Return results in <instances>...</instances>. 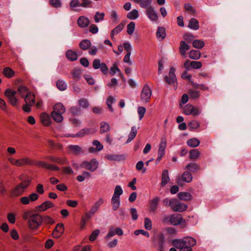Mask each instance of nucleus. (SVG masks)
I'll list each match as a JSON object with an SVG mask.
<instances>
[{"label": "nucleus", "mask_w": 251, "mask_h": 251, "mask_svg": "<svg viewBox=\"0 0 251 251\" xmlns=\"http://www.w3.org/2000/svg\"><path fill=\"white\" fill-rule=\"evenodd\" d=\"M165 29L163 27H158L156 32V36L159 40H162L166 37Z\"/></svg>", "instance_id": "29"}, {"label": "nucleus", "mask_w": 251, "mask_h": 251, "mask_svg": "<svg viewBox=\"0 0 251 251\" xmlns=\"http://www.w3.org/2000/svg\"><path fill=\"white\" fill-rule=\"evenodd\" d=\"M177 197L179 199L183 201H189L192 199V195L189 192H183L178 193Z\"/></svg>", "instance_id": "27"}, {"label": "nucleus", "mask_w": 251, "mask_h": 251, "mask_svg": "<svg viewBox=\"0 0 251 251\" xmlns=\"http://www.w3.org/2000/svg\"><path fill=\"white\" fill-rule=\"evenodd\" d=\"M160 201L158 197H155L150 201V210L151 212H155L158 208V205Z\"/></svg>", "instance_id": "18"}, {"label": "nucleus", "mask_w": 251, "mask_h": 251, "mask_svg": "<svg viewBox=\"0 0 251 251\" xmlns=\"http://www.w3.org/2000/svg\"><path fill=\"white\" fill-rule=\"evenodd\" d=\"M201 55L200 52L197 50H192L190 51L189 56L190 58L193 59H198Z\"/></svg>", "instance_id": "46"}, {"label": "nucleus", "mask_w": 251, "mask_h": 251, "mask_svg": "<svg viewBox=\"0 0 251 251\" xmlns=\"http://www.w3.org/2000/svg\"><path fill=\"white\" fill-rule=\"evenodd\" d=\"M189 172L192 173L196 172L201 169L200 166L196 163H190L185 167Z\"/></svg>", "instance_id": "23"}, {"label": "nucleus", "mask_w": 251, "mask_h": 251, "mask_svg": "<svg viewBox=\"0 0 251 251\" xmlns=\"http://www.w3.org/2000/svg\"><path fill=\"white\" fill-rule=\"evenodd\" d=\"M91 46V43L90 40L88 39H84L82 40L79 44L80 48L83 50H87Z\"/></svg>", "instance_id": "28"}, {"label": "nucleus", "mask_w": 251, "mask_h": 251, "mask_svg": "<svg viewBox=\"0 0 251 251\" xmlns=\"http://www.w3.org/2000/svg\"><path fill=\"white\" fill-rule=\"evenodd\" d=\"M77 23L79 27L84 28L89 25L90 21L87 17L82 16L78 18Z\"/></svg>", "instance_id": "20"}, {"label": "nucleus", "mask_w": 251, "mask_h": 251, "mask_svg": "<svg viewBox=\"0 0 251 251\" xmlns=\"http://www.w3.org/2000/svg\"><path fill=\"white\" fill-rule=\"evenodd\" d=\"M146 14L150 20L153 22L157 21L158 16L156 12L152 6H149L146 10Z\"/></svg>", "instance_id": "12"}, {"label": "nucleus", "mask_w": 251, "mask_h": 251, "mask_svg": "<svg viewBox=\"0 0 251 251\" xmlns=\"http://www.w3.org/2000/svg\"><path fill=\"white\" fill-rule=\"evenodd\" d=\"M79 105L82 108H87L89 106V103L87 99L82 98L78 100Z\"/></svg>", "instance_id": "58"}, {"label": "nucleus", "mask_w": 251, "mask_h": 251, "mask_svg": "<svg viewBox=\"0 0 251 251\" xmlns=\"http://www.w3.org/2000/svg\"><path fill=\"white\" fill-rule=\"evenodd\" d=\"M123 193V191L121 186L117 185L115 188L114 195L112 198H114V199H120V197Z\"/></svg>", "instance_id": "38"}, {"label": "nucleus", "mask_w": 251, "mask_h": 251, "mask_svg": "<svg viewBox=\"0 0 251 251\" xmlns=\"http://www.w3.org/2000/svg\"><path fill=\"white\" fill-rule=\"evenodd\" d=\"M70 111L72 115L76 116L80 113L81 109L80 107L75 106L71 107L70 109Z\"/></svg>", "instance_id": "54"}, {"label": "nucleus", "mask_w": 251, "mask_h": 251, "mask_svg": "<svg viewBox=\"0 0 251 251\" xmlns=\"http://www.w3.org/2000/svg\"><path fill=\"white\" fill-rule=\"evenodd\" d=\"M18 92L22 98H24L26 94L30 92L27 88L24 86H20L18 88Z\"/></svg>", "instance_id": "41"}, {"label": "nucleus", "mask_w": 251, "mask_h": 251, "mask_svg": "<svg viewBox=\"0 0 251 251\" xmlns=\"http://www.w3.org/2000/svg\"><path fill=\"white\" fill-rule=\"evenodd\" d=\"M80 166L82 168L90 170L92 172L95 171L98 167V162L95 159H92L90 161H83Z\"/></svg>", "instance_id": "6"}, {"label": "nucleus", "mask_w": 251, "mask_h": 251, "mask_svg": "<svg viewBox=\"0 0 251 251\" xmlns=\"http://www.w3.org/2000/svg\"><path fill=\"white\" fill-rule=\"evenodd\" d=\"M183 218L181 215L178 214H173L170 217V222L174 226L179 225L182 221Z\"/></svg>", "instance_id": "17"}, {"label": "nucleus", "mask_w": 251, "mask_h": 251, "mask_svg": "<svg viewBox=\"0 0 251 251\" xmlns=\"http://www.w3.org/2000/svg\"><path fill=\"white\" fill-rule=\"evenodd\" d=\"M23 218L28 220V225L30 229L34 230L38 228L42 224V216L37 213H33L31 211H25Z\"/></svg>", "instance_id": "2"}, {"label": "nucleus", "mask_w": 251, "mask_h": 251, "mask_svg": "<svg viewBox=\"0 0 251 251\" xmlns=\"http://www.w3.org/2000/svg\"><path fill=\"white\" fill-rule=\"evenodd\" d=\"M45 158L53 162L57 163L60 164H65L67 163V159L65 158H60L53 156H47Z\"/></svg>", "instance_id": "21"}, {"label": "nucleus", "mask_w": 251, "mask_h": 251, "mask_svg": "<svg viewBox=\"0 0 251 251\" xmlns=\"http://www.w3.org/2000/svg\"><path fill=\"white\" fill-rule=\"evenodd\" d=\"M188 27L194 30H197L199 28V24L198 21L195 19H191L188 24Z\"/></svg>", "instance_id": "33"}, {"label": "nucleus", "mask_w": 251, "mask_h": 251, "mask_svg": "<svg viewBox=\"0 0 251 251\" xmlns=\"http://www.w3.org/2000/svg\"><path fill=\"white\" fill-rule=\"evenodd\" d=\"M126 155L125 154H111V161L120 162L126 160Z\"/></svg>", "instance_id": "25"}, {"label": "nucleus", "mask_w": 251, "mask_h": 251, "mask_svg": "<svg viewBox=\"0 0 251 251\" xmlns=\"http://www.w3.org/2000/svg\"><path fill=\"white\" fill-rule=\"evenodd\" d=\"M99 233L100 230L99 229L94 230L90 235L89 240L91 241H94L96 239Z\"/></svg>", "instance_id": "63"}, {"label": "nucleus", "mask_w": 251, "mask_h": 251, "mask_svg": "<svg viewBox=\"0 0 251 251\" xmlns=\"http://www.w3.org/2000/svg\"><path fill=\"white\" fill-rule=\"evenodd\" d=\"M56 85L57 88L60 91H64L67 89V84L63 80H58Z\"/></svg>", "instance_id": "42"}, {"label": "nucleus", "mask_w": 251, "mask_h": 251, "mask_svg": "<svg viewBox=\"0 0 251 251\" xmlns=\"http://www.w3.org/2000/svg\"><path fill=\"white\" fill-rule=\"evenodd\" d=\"M166 139L164 137L161 139V141L159 145V149L157 152V158L155 160V164H157L162 159L165 155V149L166 148Z\"/></svg>", "instance_id": "4"}, {"label": "nucleus", "mask_w": 251, "mask_h": 251, "mask_svg": "<svg viewBox=\"0 0 251 251\" xmlns=\"http://www.w3.org/2000/svg\"><path fill=\"white\" fill-rule=\"evenodd\" d=\"M165 237L163 233H160L157 236V251H165Z\"/></svg>", "instance_id": "16"}, {"label": "nucleus", "mask_w": 251, "mask_h": 251, "mask_svg": "<svg viewBox=\"0 0 251 251\" xmlns=\"http://www.w3.org/2000/svg\"><path fill=\"white\" fill-rule=\"evenodd\" d=\"M40 120L42 124L45 126H48L50 124V118L48 114L45 113H43L41 115Z\"/></svg>", "instance_id": "26"}, {"label": "nucleus", "mask_w": 251, "mask_h": 251, "mask_svg": "<svg viewBox=\"0 0 251 251\" xmlns=\"http://www.w3.org/2000/svg\"><path fill=\"white\" fill-rule=\"evenodd\" d=\"M17 91L12 90L10 89H7L4 95L8 99L9 103L13 106H16L18 103V99L15 97Z\"/></svg>", "instance_id": "7"}, {"label": "nucleus", "mask_w": 251, "mask_h": 251, "mask_svg": "<svg viewBox=\"0 0 251 251\" xmlns=\"http://www.w3.org/2000/svg\"><path fill=\"white\" fill-rule=\"evenodd\" d=\"M54 205L53 203L50 201H47L41 205L36 207V209L40 211H45L49 208L53 207Z\"/></svg>", "instance_id": "15"}, {"label": "nucleus", "mask_w": 251, "mask_h": 251, "mask_svg": "<svg viewBox=\"0 0 251 251\" xmlns=\"http://www.w3.org/2000/svg\"><path fill=\"white\" fill-rule=\"evenodd\" d=\"M49 3L54 8H59L62 5L60 0H50Z\"/></svg>", "instance_id": "59"}, {"label": "nucleus", "mask_w": 251, "mask_h": 251, "mask_svg": "<svg viewBox=\"0 0 251 251\" xmlns=\"http://www.w3.org/2000/svg\"><path fill=\"white\" fill-rule=\"evenodd\" d=\"M53 112L64 113L65 112V108L64 105L61 103H58L55 104L53 106Z\"/></svg>", "instance_id": "37"}, {"label": "nucleus", "mask_w": 251, "mask_h": 251, "mask_svg": "<svg viewBox=\"0 0 251 251\" xmlns=\"http://www.w3.org/2000/svg\"><path fill=\"white\" fill-rule=\"evenodd\" d=\"M204 46V42L201 40H195L193 41V46L195 48L201 49Z\"/></svg>", "instance_id": "49"}, {"label": "nucleus", "mask_w": 251, "mask_h": 251, "mask_svg": "<svg viewBox=\"0 0 251 251\" xmlns=\"http://www.w3.org/2000/svg\"><path fill=\"white\" fill-rule=\"evenodd\" d=\"M187 205L182 203L178 202L176 203L174 209V211L181 212L184 211L187 209Z\"/></svg>", "instance_id": "35"}, {"label": "nucleus", "mask_w": 251, "mask_h": 251, "mask_svg": "<svg viewBox=\"0 0 251 251\" xmlns=\"http://www.w3.org/2000/svg\"><path fill=\"white\" fill-rule=\"evenodd\" d=\"M21 166L24 165H33V160L28 157H23L20 159Z\"/></svg>", "instance_id": "45"}, {"label": "nucleus", "mask_w": 251, "mask_h": 251, "mask_svg": "<svg viewBox=\"0 0 251 251\" xmlns=\"http://www.w3.org/2000/svg\"><path fill=\"white\" fill-rule=\"evenodd\" d=\"M24 98L25 102H29L30 100H32V99H33L34 101L35 102V95L31 92L26 94Z\"/></svg>", "instance_id": "57"}, {"label": "nucleus", "mask_w": 251, "mask_h": 251, "mask_svg": "<svg viewBox=\"0 0 251 251\" xmlns=\"http://www.w3.org/2000/svg\"><path fill=\"white\" fill-rule=\"evenodd\" d=\"M81 52L80 51L76 52L72 50H68L66 52V56L67 58L71 62L76 60L77 57L81 54Z\"/></svg>", "instance_id": "14"}, {"label": "nucleus", "mask_w": 251, "mask_h": 251, "mask_svg": "<svg viewBox=\"0 0 251 251\" xmlns=\"http://www.w3.org/2000/svg\"><path fill=\"white\" fill-rule=\"evenodd\" d=\"M200 155V151L197 149H192L189 152V158L190 159H197Z\"/></svg>", "instance_id": "40"}, {"label": "nucleus", "mask_w": 251, "mask_h": 251, "mask_svg": "<svg viewBox=\"0 0 251 251\" xmlns=\"http://www.w3.org/2000/svg\"><path fill=\"white\" fill-rule=\"evenodd\" d=\"M31 180L27 179L20 183L15 188H13L10 192L11 197H17L22 195L24 191L28 187L30 184Z\"/></svg>", "instance_id": "3"}, {"label": "nucleus", "mask_w": 251, "mask_h": 251, "mask_svg": "<svg viewBox=\"0 0 251 251\" xmlns=\"http://www.w3.org/2000/svg\"><path fill=\"white\" fill-rule=\"evenodd\" d=\"M92 145L93 146H95L96 147H91L88 148V151L90 153H94L97 151H100L103 149L102 145L100 143V141L98 140H94L92 142Z\"/></svg>", "instance_id": "13"}, {"label": "nucleus", "mask_w": 251, "mask_h": 251, "mask_svg": "<svg viewBox=\"0 0 251 251\" xmlns=\"http://www.w3.org/2000/svg\"><path fill=\"white\" fill-rule=\"evenodd\" d=\"M8 160L12 165L17 167H21L20 159H15L12 157H8Z\"/></svg>", "instance_id": "55"}, {"label": "nucleus", "mask_w": 251, "mask_h": 251, "mask_svg": "<svg viewBox=\"0 0 251 251\" xmlns=\"http://www.w3.org/2000/svg\"><path fill=\"white\" fill-rule=\"evenodd\" d=\"M84 77L87 81V82L89 85H94L95 83V81L94 78L90 75H85Z\"/></svg>", "instance_id": "64"}, {"label": "nucleus", "mask_w": 251, "mask_h": 251, "mask_svg": "<svg viewBox=\"0 0 251 251\" xmlns=\"http://www.w3.org/2000/svg\"><path fill=\"white\" fill-rule=\"evenodd\" d=\"M104 16V13H100L99 12H97L94 17L95 22L96 23H99V22L103 20Z\"/></svg>", "instance_id": "52"}, {"label": "nucleus", "mask_w": 251, "mask_h": 251, "mask_svg": "<svg viewBox=\"0 0 251 251\" xmlns=\"http://www.w3.org/2000/svg\"><path fill=\"white\" fill-rule=\"evenodd\" d=\"M151 94L152 91L151 89L148 84H145L141 93V100L146 103L149 102L151 99Z\"/></svg>", "instance_id": "5"}, {"label": "nucleus", "mask_w": 251, "mask_h": 251, "mask_svg": "<svg viewBox=\"0 0 251 251\" xmlns=\"http://www.w3.org/2000/svg\"><path fill=\"white\" fill-rule=\"evenodd\" d=\"M114 64V66L113 67H111V75H113L116 73H117L118 74L119 76L121 77L123 80H124L125 77L124 76V75L121 73L119 68L115 65L116 64Z\"/></svg>", "instance_id": "36"}, {"label": "nucleus", "mask_w": 251, "mask_h": 251, "mask_svg": "<svg viewBox=\"0 0 251 251\" xmlns=\"http://www.w3.org/2000/svg\"><path fill=\"white\" fill-rule=\"evenodd\" d=\"M145 228L147 230H151L152 228V222L147 217L144 219Z\"/></svg>", "instance_id": "60"}, {"label": "nucleus", "mask_w": 251, "mask_h": 251, "mask_svg": "<svg viewBox=\"0 0 251 251\" xmlns=\"http://www.w3.org/2000/svg\"><path fill=\"white\" fill-rule=\"evenodd\" d=\"M63 114L52 111L51 113V116L55 121L60 123L63 120V117L62 115Z\"/></svg>", "instance_id": "34"}, {"label": "nucleus", "mask_w": 251, "mask_h": 251, "mask_svg": "<svg viewBox=\"0 0 251 251\" xmlns=\"http://www.w3.org/2000/svg\"><path fill=\"white\" fill-rule=\"evenodd\" d=\"M190 49V46L184 41H181L180 43L179 50L181 54L184 56L186 54V51Z\"/></svg>", "instance_id": "24"}, {"label": "nucleus", "mask_w": 251, "mask_h": 251, "mask_svg": "<svg viewBox=\"0 0 251 251\" xmlns=\"http://www.w3.org/2000/svg\"><path fill=\"white\" fill-rule=\"evenodd\" d=\"M139 17L138 11L136 9H133L127 14V17L130 20H135Z\"/></svg>", "instance_id": "43"}, {"label": "nucleus", "mask_w": 251, "mask_h": 251, "mask_svg": "<svg viewBox=\"0 0 251 251\" xmlns=\"http://www.w3.org/2000/svg\"><path fill=\"white\" fill-rule=\"evenodd\" d=\"M184 7L185 10L190 14H194L195 12V9L190 4L188 3L185 4Z\"/></svg>", "instance_id": "62"}, {"label": "nucleus", "mask_w": 251, "mask_h": 251, "mask_svg": "<svg viewBox=\"0 0 251 251\" xmlns=\"http://www.w3.org/2000/svg\"><path fill=\"white\" fill-rule=\"evenodd\" d=\"M188 126L190 130H195L200 126V123L196 120H192L189 123Z\"/></svg>", "instance_id": "44"}, {"label": "nucleus", "mask_w": 251, "mask_h": 251, "mask_svg": "<svg viewBox=\"0 0 251 251\" xmlns=\"http://www.w3.org/2000/svg\"><path fill=\"white\" fill-rule=\"evenodd\" d=\"M170 180L168 171L167 170H163L161 176V187H164L169 182Z\"/></svg>", "instance_id": "19"}, {"label": "nucleus", "mask_w": 251, "mask_h": 251, "mask_svg": "<svg viewBox=\"0 0 251 251\" xmlns=\"http://www.w3.org/2000/svg\"><path fill=\"white\" fill-rule=\"evenodd\" d=\"M69 153L75 155H80L84 153L81 147L78 145H69L67 147Z\"/></svg>", "instance_id": "11"}, {"label": "nucleus", "mask_w": 251, "mask_h": 251, "mask_svg": "<svg viewBox=\"0 0 251 251\" xmlns=\"http://www.w3.org/2000/svg\"><path fill=\"white\" fill-rule=\"evenodd\" d=\"M111 201L112 203V209L113 210H117L120 204V199H114V198H112Z\"/></svg>", "instance_id": "51"}, {"label": "nucleus", "mask_w": 251, "mask_h": 251, "mask_svg": "<svg viewBox=\"0 0 251 251\" xmlns=\"http://www.w3.org/2000/svg\"><path fill=\"white\" fill-rule=\"evenodd\" d=\"M183 112L187 115L192 114L193 116H197L200 115V111L198 108H195L190 104L186 105L183 108Z\"/></svg>", "instance_id": "10"}, {"label": "nucleus", "mask_w": 251, "mask_h": 251, "mask_svg": "<svg viewBox=\"0 0 251 251\" xmlns=\"http://www.w3.org/2000/svg\"><path fill=\"white\" fill-rule=\"evenodd\" d=\"M189 94L190 99H197L200 96V92L198 91L193 89L189 90Z\"/></svg>", "instance_id": "47"}, {"label": "nucleus", "mask_w": 251, "mask_h": 251, "mask_svg": "<svg viewBox=\"0 0 251 251\" xmlns=\"http://www.w3.org/2000/svg\"><path fill=\"white\" fill-rule=\"evenodd\" d=\"M109 128V125L104 122H102L100 124V132L101 133H104L108 130Z\"/></svg>", "instance_id": "61"}, {"label": "nucleus", "mask_w": 251, "mask_h": 251, "mask_svg": "<svg viewBox=\"0 0 251 251\" xmlns=\"http://www.w3.org/2000/svg\"><path fill=\"white\" fill-rule=\"evenodd\" d=\"M54 233L58 232L59 234H62L64 231V225L62 223L58 224L54 229Z\"/></svg>", "instance_id": "53"}, {"label": "nucleus", "mask_w": 251, "mask_h": 251, "mask_svg": "<svg viewBox=\"0 0 251 251\" xmlns=\"http://www.w3.org/2000/svg\"><path fill=\"white\" fill-rule=\"evenodd\" d=\"M196 240L191 237H184L182 239H174L173 245L179 251H193L192 247L196 245Z\"/></svg>", "instance_id": "1"}, {"label": "nucleus", "mask_w": 251, "mask_h": 251, "mask_svg": "<svg viewBox=\"0 0 251 251\" xmlns=\"http://www.w3.org/2000/svg\"><path fill=\"white\" fill-rule=\"evenodd\" d=\"M135 27V24L134 22H130L127 25V33L131 35L133 34Z\"/></svg>", "instance_id": "50"}, {"label": "nucleus", "mask_w": 251, "mask_h": 251, "mask_svg": "<svg viewBox=\"0 0 251 251\" xmlns=\"http://www.w3.org/2000/svg\"><path fill=\"white\" fill-rule=\"evenodd\" d=\"M117 234L121 236L123 234V231L121 228L117 227L115 229L111 228V237Z\"/></svg>", "instance_id": "56"}, {"label": "nucleus", "mask_w": 251, "mask_h": 251, "mask_svg": "<svg viewBox=\"0 0 251 251\" xmlns=\"http://www.w3.org/2000/svg\"><path fill=\"white\" fill-rule=\"evenodd\" d=\"M193 176L191 173L189 171H185L182 175L181 177L177 179V183L180 185H182V181L189 183L192 181Z\"/></svg>", "instance_id": "9"}, {"label": "nucleus", "mask_w": 251, "mask_h": 251, "mask_svg": "<svg viewBox=\"0 0 251 251\" xmlns=\"http://www.w3.org/2000/svg\"><path fill=\"white\" fill-rule=\"evenodd\" d=\"M81 70L78 68H75L71 72L72 78L75 81H78L79 80V79L81 78Z\"/></svg>", "instance_id": "22"}, {"label": "nucleus", "mask_w": 251, "mask_h": 251, "mask_svg": "<svg viewBox=\"0 0 251 251\" xmlns=\"http://www.w3.org/2000/svg\"><path fill=\"white\" fill-rule=\"evenodd\" d=\"M187 144L188 146L192 148H195L198 147L200 144V140L196 138H193L191 139H189L187 141Z\"/></svg>", "instance_id": "32"}, {"label": "nucleus", "mask_w": 251, "mask_h": 251, "mask_svg": "<svg viewBox=\"0 0 251 251\" xmlns=\"http://www.w3.org/2000/svg\"><path fill=\"white\" fill-rule=\"evenodd\" d=\"M176 69L174 67H171L169 73V76L166 75L164 78V81L169 85H174L176 83L177 79L175 75Z\"/></svg>", "instance_id": "8"}, {"label": "nucleus", "mask_w": 251, "mask_h": 251, "mask_svg": "<svg viewBox=\"0 0 251 251\" xmlns=\"http://www.w3.org/2000/svg\"><path fill=\"white\" fill-rule=\"evenodd\" d=\"M3 74L8 78L12 77L14 74V72L9 67H6L3 71Z\"/></svg>", "instance_id": "48"}, {"label": "nucleus", "mask_w": 251, "mask_h": 251, "mask_svg": "<svg viewBox=\"0 0 251 251\" xmlns=\"http://www.w3.org/2000/svg\"><path fill=\"white\" fill-rule=\"evenodd\" d=\"M35 104V102L34 101L33 99H32L31 100H30L28 102H25V104L23 106V110L25 112L29 113L30 112L31 109V107L33 106Z\"/></svg>", "instance_id": "31"}, {"label": "nucleus", "mask_w": 251, "mask_h": 251, "mask_svg": "<svg viewBox=\"0 0 251 251\" xmlns=\"http://www.w3.org/2000/svg\"><path fill=\"white\" fill-rule=\"evenodd\" d=\"M202 67V64H184V67L187 70H191L192 69H198Z\"/></svg>", "instance_id": "39"}, {"label": "nucleus", "mask_w": 251, "mask_h": 251, "mask_svg": "<svg viewBox=\"0 0 251 251\" xmlns=\"http://www.w3.org/2000/svg\"><path fill=\"white\" fill-rule=\"evenodd\" d=\"M137 133V129L135 126L131 127V131L128 137V139L126 141V143L128 144L130 143L132 140L135 137Z\"/></svg>", "instance_id": "30"}]
</instances>
